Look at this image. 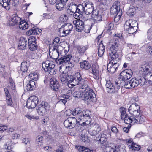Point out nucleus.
I'll use <instances>...</instances> for the list:
<instances>
[{
    "mask_svg": "<svg viewBox=\"0 0 152 152\" xmlns=\"http://www.w3.org/2000/svg\"><path fill=\"white\" fill-rule=\"evenodd\" d=\"M27 44L26 39L25 38L21 37L19 41L18 48L19 49L24 50L26 48Z\"/></svg>",
    "mask_w": 152,
    "mask_h": 152,
    "instance_id": "obj_21",
    "label": "nucleus"
},
{
    "mask_svg": "<svg viewBox=\"0 0 152 152\" xmlns=\"http://www.w3.org/2000/svg\"><path fill=\"white\" fill-rule=\"evenodd\" d=\"M137 23L134 20H129L126 22L124 25V30L129 34H133L137 30Z\"/></svg>",
    "mask_w": 152,
    "mask_h": 152,
    "instance_id": "obj_4",
    "label": "nucleus"
},
{
    "mask_svg": "<svg viewBox=\"0 0 152 152\" xmlns=\"http://www.w3.org/2000/svg\"><path fill=\"white\" fill-rule=\"evenodd\" d=\"M120 1H115L110 9V12L113 15L117 14L120 10Z\"/></svg>",
    "mask_w": 152,
    "mask_h": 152,
    "instance_id": "obj_15",
    "label": "nucleus"
},
{
    "mask_svg": "<svg viewBox=\"0 0 152 152\" xmlns=\"http://www.w3.org/2000/svg\"><path fill=\"white\" fill-rule=\"evenodd\" d=\"M114 26L113 23L112 22L110 23L106 24L104 30L107 32H109L113 29Z\"/></svg>",
    "mask_w": 152,
    "mask_h": 152,
    "instance_id": "obj_41",
    "label": "nucleus"
},
{
    "mask_svg": "<svg viewBox=\"0 0 152 152\" xmlns=\"http://www.w3.org/2000/svg\"><path fill=\"white\" fill-rule=\"evenodd\" d=\"M118 67V64L113 65L110 63H109L107 65V69L108 71L111 73H114Z\"/></svg>",
    "mask_w": 152,
    "mask_h": 152,
    "instance_id": "obj_27",
    "label": "nucleus"
},
{
    "mask_svg": "<svg viewBox=\"0 0 152 152\" xmlns=\"http://www.w3.org/2000/svg\"><path fill=\"white\" fill-rule=\"evenodd\" d=\"M72 56L71 55H68L62 57H61L58 60H57V64H61L63 63L68 62L69 61L71 60V59Z\"/></svg>",
    "mask_w": 152,
    "mask_h": 152,
    "instance_id": "obj_20",
    "label": "nucleus"
},
{
    "mask_svg": "<svg viewBox=\"0 0 152 152\" xmlns=\"http://www.w3.org/2000/svg\"><path fill=\"white\" fill-rule=\"evenodd\" d=\"M38 102V99L37 97L35 96H31L27 102L26 106L29 109L34 108L36 107Z\"/></svg>",
    "mask_w": 152,
    "mask_h": 152,
    "instance_id": "obj_11",
    "label": "nucleus"
},
{
    "mask_svg": "<svg viewBox=\"0 0 152 152\" xmlns=\"http://www.w3.org/2000/svg\"><path fill=\"white\" fill-rule=\"evenodd\" d=\"M91 17L96 22L101 21L102 20V16L99 14L98 12L96 10H94V12L92 14Z\"/></svg>",
    "mask_w": 152,
    "mask_h": 152,
    "instance_id": "obj_28",
    "label": "nucleus"
},
{
    "mask_svg": "<svg viewBox=\"0 0 152 152\" xmlns=\"http://www.w3.org/2000/svg\"><path fill=\"white\" fill-rule=\"evenodd\" d=\"M80 67L81 68L84 69L85 70H88L91 68V64L87 61H85L80 62Z\"/></svg>",
    "mask_w": 152,
    "mask_h": 152,
    "instance_id": "obj_33",
    "label": "nucleus"
},
{
    "mask_svg": "<svg viewBox=\"0 0 152 152\" xmlns=\"http://www.w3.org/2000/svg\"><path fill=\"white\" fill-rule=\"evenodd\" d=\"M37 108V110L38 114L43 116L48 113L49 110V105L47 102H43L39 104Z\"/></svg>",
    "mask_w": 152,
    "mask_h": 152,
    "instance_id": "obj_8",
    "label": "nucleus"
},
{
    "mask_svg": "<svg viewBox=\"0 0 152 152\" xmlns=\"http://www.w3.org/2000/svg\"><path fill=\"white\" fill-rule=\"evenodd\" d=\"M107 137L106 134L103 133L101 135L99 141L100 143L101 146L103 149H105L108 146L107 142Z\"/></svg>",
    "mask_w": 152,
    "mask_h": 152,
    "instance_id": "obj_16",
    "label": "nucleus"
},
{
    "mask_svg": "<svg viewBox=\"0 0 152 152\" xmlns=\"http://www.w3.org/2000/svg\"><path fill=\"white\" fill-rule=\"evenodd\" d=\"M92 129L91 131H90L89 132L90 134L92 136H96L98 134L99 132L97 131L96 130Z\"/></svg>",
    "mask_w": 152,
    "mask_h": 152,
    "instance_id": "obj_63",
    "label": "nucleus"
},
{
    "mask_svg": "<svg viewBox=\"0 0 152 152\" xmlns=\"http://www.w3.org/2000/svg\"><path fill=\"white\" fill-rule=\"evenodd\" d=\"M92 72L93 75L94 77L96 79H99V70L98 66L93 64L92 66Z\"/></svg>",
    "mask_w": 152,
    "mask_h": 152,
    "instance_id": "obj_18",
    "label": "nucleus"
},
{
    "mask_svg": "<svg viewBox=\"0 0 152 152\" xmlns=\"http://www.w3.org/2000/svg\"><path fill=\"white\" fill-rule=\"evenodd\" d=\"M64 99H61L59 101V102H62L64 104H65L66 102V99H68L70 97V96L69 95H64Z\"/></svg>",
    "mask_w": 152,
    "mask_h": 152,
    "instance_id": "obj_53",
    "label": "nucleus"
},
{
    "mask_svg": "<svg viewBox=\"0 0 152 152\" xmlns=\"http://www.w3.org/2000/svg\"><path fill=\"white\" fill-rule=\"evenodd\" d=\"M93 129L99 132L101 131V128L98 124H95L94 125L93 127Z\"/></svg>",
    "mask_w": 152,
    "mask_h": 152,
    "instance_id": "obj_62",
    "label": "nucleus"
},
{
    "mask_svg": "<svg viewBox=\"0 0 152 152\" xmlns=\"http://www.w3.org/2000/svg\"><path fill=\"white\" fill-rule=\"evenodd\" d=\"M50 85L51 89L54 91H58L60 89V86L57 80L54 78H52L50 80Z\"/></svg>",
    "mask_w": 152,
    "mask_h": 152,
    "instance_id": "obj_13",
    "label": "nucleus"
},
{
    "mask_svg": "<svg viewBox=\"0 0 152 152\" xmlns=\"http://www.w3.org/2000/svg\"><path fill=\"white\" fill-rule=\"evenodd\" d=\"M87 47L86 46H78L77 48V49L78 52L81 54H83L84 53L87 49Z\"/></svg>",
    "mask_w": 152,
    "mask_h": 152,
    "instance_id": "obj_44",
    "label": "nucleus"
},
{
    "mask_svg": "<svg viewBox=\"0 0 152 152\" xmlns=\"http://www.w3.org/2000/svg\"><path fill=\"white\" fill-rule=\"evenodd\" d=\"M36 39L35 37L31 36L28 39V44L36 43Z\"/></svg>",
    "mask_w": 152,
    "mask_h": 152,
    "instance_id": "obj_51",
    "label": "nucleus"
},
{
    "mask_svg": "<svg viewBox=\"0 0 152 152\" xmlns=\"http://www.w3.org/2000/svg\"><path fill=\"white\" fill-rule=\"evenodd\" d=\"M80 84L81 88L82 89H84V91H86L91 89L88 85V82L87 80H85L83 79Z\"/></svg>",
    "mask_w": 152,
    "mask_h": 152,
    "instance_id": "obj_31",
    "label": "nucleus"
},
{
    "mask_svg": "<svg viewBox=\"0 0 152 152\" xmlns=\"http://www.w3.org/2000/svg\"><path fill=\"white\" fill-rule=\"evenodd\" d=\"M35 82L32 80H30L26 86V89L28 91H32L36 87Z\"/></svg>",
    "mask_w": 152,
    "mask_h": 152,
    "instance_id": "obj_32",
    "label": "nucleus"
},
{
    "mask_svg": "<svg viewBox=\"0 0 152 152\" xmlns=\"http://www.w3.org/2000/svg\"><path fill=\"white\" fill-rule=\"evenodd\" d=\"M12 0H0V4L2 6L7 10H9Z\"/></svg>",
    "mask_w": 152,
    "mask_h": 152,
    "instance_id": "obj_30",
    "label": "nucleus"
},
{
    "mask_svg": "<svg viewBox=\"0 0 152 152\" xmlns=\"http://www.w3.org/2000/svg\"><path fill=\"white\" fill-rule=\"evenodd\" d=\"M64 32L63 30V26H62L59 29V31L58 32V34L61 37H63L64 36L65 34L63 33V32Z\"/></svg>",
    "mask_w": 152,
    "mask_h": 152,
    "instance_id": "obj_58",
    "label": "nucleus"
},
{
    "mask_svg": "<svg viewBox=\"0 0 152 152\" xmlns=\"http://www.w3.org/2000/svg\"><path fill=\"white\" fill-rule=\"evenodd\" d=\"M29 66V64L28 62H23L21 64V66L20 67L21 70H18V73H20L21 72H25L27 71L28 67Z\"/></svg>",
    "mask_w": 152,
    "mask_h": 152,
    "instance_id": "obj_26",
    "label": "nucleus"
},
{
    "mask_svg": "<svg viewBox=\"0 0 152 152\" xmlns=\"http://www.w3.org/2000/svg\"><path fill=\"white\" fill-rule=\"evenodd\" d=\"M78 151L80 152H93L92 150H91L88 148L83 146H78Z\"/></svg>",
    "mask_w": 152,
    "mask_h": 152,
    "instance_id": "obj_40",
    "label": "nucleus"
},
{
    "mask_svg": "<svg viewBox=\"0 0 152 152\" xmlns=\"http://www.w3.org/2000/svg\"><path fill=\"white\" fill-rule=\"evenodd\" d=\"M68 0H59L56 5V8L58 10L61 11L64 9L66 3Z\"/></svg>",
    "mask_w": 152,
    "mask_h": 152,
    "instance_id": "obj_19",
    "label": "nucleus"
},
{
    "mask_svg": "<svg viewBox=\"0 0 152 152\" xmlns=\"http://www.w3.org/2000/svg\"><path fill=\"white\" fill-rule=\"evenodd\" d=\"M114 36L115 38L112 39L109 43V52H114V51H117L116 50L117 49L119 45V39L122 38V35L120 34H114Z\"/></svg>",
    "mask_w": 152,
    "mask_h": 152,
    "instance_id": "obj_3",
    "label": "nucleus"
},
{
    "mask_svg": "<svg viewBox=\"0 0 152 152\" xmlns=\"http://www.w3.org/2000/svg\"><path fill=\"white\" fill-rule=\"evenodd\" d=\"M19 27L22 30H25L28 27V25L25 22L21 21L19 22Z\"/></svg>",
    "mask_w": 152,
    "mask_h": 152,
    "instance_id": "obj_38",
    "label": "nucleus"
},
{
    "mask_svg": "<svg viewBox=\"0 0 152 152\" xmlns=\"http://www.w3.org/2000/svg\"><path fill=\"white\" fill-rule=\"evenodd\" d=\"M136 11V8L132 6H130L127 11V13L130 16H133L135 14Z\"/></svg>",
    "mask_w": 152,
    "mask_h": 152,
    "instance_id": "obj_36",
    "label": "nucleus"
},
{
    "mask_svg": "<svg viewBox=\"0 0 152 152\" xmlns=\"http://www.w3.org/2000/svg\"><path fill=\"white\" fill-rule=\"evenodd\" d=\"M82 80L81 76L79 73H77L73 76L70 75L69 83H67L68 86L69 87L71 88L80 84Z\"/></svg>",
    "mask_w": 152,
    "mask_h": 152,
    "instance_id": "obj_7",
    "label": "nucleus"
},
{
    "mask_svg": "<svg viewBox=\"0 0 152 152\" xmlns=\"http://www.w3.org/2000/svg\"><path fill=\"white\" fill-rule=\"evenodd\" d=\"M128 111L131 115L130 117L128 115L124 119L126 124L132 123L142 124L145 120V117L142 115L139 106L136 103L132 104L129 107Z\"/></svg>",
    "mask_w": 152,
    "mask_h": 152,
    "instance_id": "obj_2",
    "label": "nucleus"
},
{
    "mask_svg": "<svg viewBox=\"0 0 152 152\" xmlns=\"http://www.w3.org/2000/svg\"><path fill=\"white\" fill-rule=\"evenodd\" d=\"M129 148L131 149L132 150H134L135 151H137L140 149V146L137 144L132 142L131 146L129 147Z\"/></svg>",
    "mask_w": 152,
    "mask_h": 152,
    "instance_id": "obj_45",
    "label": "nucleus"
},
{
    "mask_svg": "<svg viewBox=\"0 0 152 152\" xmlns=\"http://www.w3.org/2000/svg\"><path fill=\"white\" fill-rule=\"evenodd\" d=\"M64 49L63 48L60 46L56 48L50 46L49 55L52 59H55L57 63V60H58V58L60 56L62 55V52Z\"/></svg>",
    "mask_w": 152,
    "mask_h": 152,
    "instance_id": "obj_5",
    "label": "nucleus"
},
{
    "mask_svg": "<svg viewBox=\"0 0 152 152\" xmlns=\"http://www.w3.org/2000/svg\"><path fill=\"white\" fill-rule=\"evenodd\" d=\"M105 47L102 43H100L98 48V55L100 57L102 56L105 50Z\"/></svg>",
    "mask_w": 152,
    "mask_h": 152,
    "instance_id": "obj_35",
    "label": "nucleus"
},
{
    "mask_svg": "<svg viewBox=\"0 0 152 152\" xmlns=\"http://www.w3.org/2000/svg\"><path fill=\"white\" fill-rule=\"evenodd\" d=\"M105 86L106 88V89L109 93H111L116 91L115 86H114V85L110 81H108L107 82Z\"/></svg>",
    "mask_w": 152,
    "mask_h": 152,
    "instance_id": "obj_24",
    "label": "nucleus"
},
{
    "mask_svg": "<svg viewBox=\"0 0 152 152\" xmlns=\"http://www.w3.org/2000/svg\"><path fill=\"white\" fill-rule=\"evenodd\" d=\"M55 65L52 63H51L50 65L47 68L45 71H47L50 75H53L55 74Z\"/></svg>",
    "mask_w": 152,
    "mask_h": 152,
    "instance_id": "obj_29",
    "label": "nucleus"
},
{
    "mask_svg": "<svg viewBox=\"0 0 152 152\" xmlns=\"http://www.w3.org/2000/svg\"><path fill=\"white\" fill-rule=\"evenodd\" d=\"M83 91H76L74 92L73 95L75 98H81L82 99Z\"/></svg>",
    "mask_w": 152,
    "mask_h": 152,
    "instance_id": "obj_42",
    "label": "nucleus"
},
{
    "mask_svg": "<svg viewBox=\"0 0 152 152\" xmlns=\"http://www.w3.org/2000/svg\"><path fill=\"white\" fill-rule=\"evenodd\" d=\"M85 5L84 3H83L82 4H80L77 6V9L76 11L78 12V13L82 15L84 13L85 7Z\"/></svg>",
    "mask_w": 152,
    "mask_h": 152,
    "instance_id": "obj_34",
    "label": "nucleus"
},
{
    "mask_svg": "<svg viewBox=\"0 0 152 152\" xmlns=\"http://www.w3.org/2000/svg\"><path fill=\"white\" fill-rule=\"evenodd\" d=\"M34 34H39L42 32V30L38 28H33Z\"/></svg>",
    "mask_w": 152,
    "mask_h": 152,
    "instance_id": "obj_55",
    "label": "nucleus"
},
{
    "mask_svg": "<svg viewBox=\"0 0 152 152\" xmlns=\"http://www.w3.org/2000/svg\"><path fill=\"white\" fill-rule=\"evenodd\" d=\"M152 71V66L150 64H145L139 69V72L141 74L145 77Z\"/></svg>",
    "mask_w": 152,
    "mask_h": 152,
    "instance_id": "obj_10",
    "label": "nucleus"
},
{
    "mask_svg": "<svg viewBox=\"0 0 152 152\" xmlns=\"http://www.w3.org/2000/svg\"><path fill=\"white\" fill-rule=\"evenodd\" d=\"M85 5V8L94 9L93 5V3L90 1L86 2L84 3Z\"/></svg>",
    "mask_w": 152,
    "mask_h": 152,
    "instance_id": "obj_47",
    "label": "nucleus"
},
{
    "mask_svg": "<svg viewBox=\"0 0 152 152\" xmlns=\"http://www.w3.org/2000/svg\"><path fill=\"white\" fill-rule=\"evenodd\" d=\"M132 74V72L131 70L127 69L122 71L120 73V76L126 81L131 77Z\"/></svg>",
    "mask_w": 152,
    "mask_h": 152,
    "instance_id": "obj_17",
    "label": "nucleus"
},
{
    "mask_svg": "<svg viewBox=\"0 0 152 152\" xmlns=\"http://www.w3.org/2000/svg\"><path fill=\"white\" fill-rule=\"evenodd\" d=\"M69 8H70V9H71L72 11L74 12H76L75 10H76L77 9V5L75 4L71 3L70 4Z\"/></svg>",
    "mask_w": 152,
    "mask_h": 152,
    "instance_id": "obj_57",
    "label": "nucleus"
},
{
    "mask_svg": "<svg viewBox=\"0 0 152 152\" xmlns=\"http://www.w3.org/2000/svg\"><path fill=\"white\" fill-rule=\"evenodd\" d=\"M131 80L129 81H126L124 83V86L125 88L126 89H130L132 88V85H131Z\"/></svg>",
    "mask_w": 152,
    "mask_h": 152,
    "instance_id": "obj_50",
    "label": "nucleus"
},
{
    "mask_svg": "<svg viewBox=\"0 0 152 152\" xmlns=\"http://www.w3.org/2000/svg\"><path fill=\"white\" fill-rule=\"evenodd\" d=\"M28 47L30 50L31 51H34L37 49L38 45L37 44V43H34H34L28 44Z\"/></svg>",
    "mask_w": 152,
    "mask_h": 152,
    "instance_id": "obj_46",
    "label": "nucleus"
},
{
    "mask_svg": "<svg viewBox=\"0 0 152 152\" xmlns=\"http://www.w3.org/2000/svg\"><path fill=\"white\" fill-rule=\"evenodd\" d=\"M60 40V39L59 37H56V38L54 39L53 40V44L52 45H51L50 47H54V48H57V47H59L60 46H58V43L59 42Z\"/></svg>",
    "mask_w": 152,
    "mask_h": 152,
    "instance_id": "obj_43",
    "label": "nucleus"
},
{
    "mask_svg": "<svg viewBox=\"0 0 152 152\" xmlns=\"http://www.w3.org/2000/svg\"><path fill=\"white\" fill-rule=\"evenodd\" d=\"M145 77L147 79L148 82L152 83V72H150Z\"/></svg>",
    "mask_w": 152,
    "mask_h": 152,
    "instance_id": "obj_56",
    "label": "nucleus"
},
{
    "mask_svg": "<svg viewBox=\"0 0 152 152\" xmlns=\"http://www.w3.org/2000/svg\"><path fill=\"white\" fill-rule=\"evenodd\" d=\"M68 64L67 66H66L65 67H64V66H62V69H64L65 68H66L67 67L69 68H72V67H73L74 66V62H73V61H72V60H70V61H69L68 62Z\"/></svg>",
    "mask_w": 152,
    "mask_h": 152,
    "instance_id": "obj_49",
    "label": "nucleus"
},
{
    "mask_svg": "<svg viewBox=\"0 0 152 152\" xmlns=\"http://www.w3.org/2000/svg\"><path fill=\"white\" fill-rule=\"evenodd\" d=\"M94 10H94V9L92 8L87 9L86 8H85L84 13L86 15H90L91 13L93 14V12H94Z\"/></svg>",
    "mask_w": 152,
    "mask_h": 152,
    "instance_id": "obj_52",
    "label": "nucleus"
},
{
    "mask_svg": "<svg viewBox=\"0 0 152 152\" xmlns=\"http://www.w3.org/2000/svg\"><path fill=\"white\" fill-rule=\"evenodd\" d=\"M9 81L12 89L13 90H15V84L12 78H10Z\"/></svg>",
    "mask_w": 152,
    "mask_h": 152,
    "instance_id": "obj_59",
    "label": "nucleus"
},
{
    "mask_svg": "<svg viewBox=\"0 0 152 152\" xmlns=\"http://www.w3.org/2000/svg\"><path fill=\"white\" fill-rule=\"evenodd\" d=\"M122 14V11L121 12H118L116 14V17L114 18V21L115 22H117L120 20L121 14Z\"/></svg>",
    "mask_w": 152,
    "mask_h": 152,
    "instance_id": "obj_54",
    "label": "nucleus"
},
{
    "mask_svg": "<svg viewBox=\"0 0 152 152\" xmlns=\"http://www.w3.org/2000/svg\"><path fill=\"white\" fill-rule=\"evenodd\" d=\"M82 100L88 103L95 102L96 100V95L91 89L83 92Z\"/></svg>",
    "mask_w": 152,
    "mask_h": 152,
    "instance_id": "obj_6",
    "label": "nucleus"
},
{
    "mask_svg": "<svg viewBox=\"0 0 152 152\" xmlns=\"http://www.w3.org/2000/svg\"><path fill=\"white\" fill-rule=\"evenodd\" d=\"M67 18L66 15L64 14L61 15L60 19L62 21L64 22L67 20Z\"/></svg>",
    "mask_w": 152,
    "mask_h": 152,
    "instance_id": "obj_64",
    "label": "nucleus"
},
{
    "mask_svg": "<svg viewBox=\"0 0 152 152\" xmlns=\"http://www.w3.org/2000/svg\"><path fill=\"white\" fill-rule=\"evenodd\" d=\"M119 54L118 53L117 51H114L109 52L108 58L109 60H110L109 63H110L113 65H116L118 64V66H119V64L118 63Z\"/></svg>",
    "mask_w": 152,
    "mask_h": 152,
    "instance_id": "obj_9",
    "label": "nucleus"
},
{
    "mask_svg": "<svg viewBox=\"0 0 152 152\" xmlns=\"http://www.w3.org/2000/svg\"><path fill=\"white\" fill-rule=\"evenodd\" d=\"M127 116V115L126 113V111L124 109L121 111V119H123L125 117H126Z\"/></svg>",
    "mask_w": 152,
    "mask_h": 152,
    "instance_id": "obj_60",
    "label": "nucleus"
},
{
    "mask_svg": "<svg viewBox=\"0 0 152 152\" xmlns=\"http://www.w3.org/2000/svg\"><path fill=\"white\" fill-rule=\"evenodd\" d=\"M125 81V80L123 79V77L121 76L120 77L117 78L116 80L115 81V84L116 91L118 90L120 88V86H121V84L124 83Z\"/></svg>",
    "mask_w": 152,
    "mask_h": 152,
    "instance_id": "obj_25",
    "label": "nucleus"
},
{
    "mask_svg": "<svg viewBox=\"0 0 152 152\" xmlns=\"http://www.w3.org/2000/svg\"><path fill=\"white\" fill-rule=\"evenodd\" d=\"M131 85H132V88H134L137 86L139 85L140 86L144 85V82L142 83V80H138L135 78L132 79L131 80Z\"/></svg>",
    "mask_w": 152,
    "mask_h": 152,
    "instance_id": "obj_23",
    "label": "nucleus"
},
{
    "mask_svg": "<svg viewBox=\"0 0 152 152\" xmlns=\"http://www.w3.org/2000/svg\"><path fill=\"white\" fill-rule=\"evenodd\" d=\"M62 68V66L59 67L60 71L61 73L60 75V80L61 82L63 84H64L67 82L69 83L70 75L68 76L67 72L66 71H63Z\"/></svg>",
    "mask_w": 152,
    "mask_h": 152,
    "instance_id": "obj_12",
    "label": "nucleus"
},
{
    "mask_svg": "<svg viewBox=\"0 0 152 152\" xmlns=\"http://www.w3.org/2000/svg\"><path fill=\"white\" fill-rule=\"evenodd\" d=\"M51 63L52 62L49 61H46L42 63V67L45 71L50 65Z\"/></svg>",
    "mask_w": 152,
    "mask_h": 152,
    "instance_id": "obj_48",
    "label": "nucleus"
},
{
    "mask_svg": "<svg viewBox=\"0 0 152 152\" xmlns=\"http://www.w3.org/2000/svg\"><path fill=\"white\" fill-rule=\"evenodd\" d=\"M73 23L75 25V27L77 31L81 32L84 30L85 25L84 22L80 19L74 20L73 21Z\"/></svg>",
    "mask_w": 152,
    "mask_h": 152,
    "instance_id": "obj_14",
    "label": "nucleus"
},
{
    "mask_svg": "<svg viewBox=\"0 0 152 152\" xmlns=\"http://www.w3.org/2000/svg\"><path fill=\"white\" fill-rule=\"evenodd\" d=\"M63 28L65 31L68 32L69 33L71 31L73 28L72 25L70 23H66L63 25Z\"/></svg>",
    "mask_w": 152,
    "mask_h": 152,
    "instance_id": "obj_37",
    "label": "nucleus"
},
{
    "mask_svg": "<svg viewBox=\"0 0 152 152\" xmlns=\"http://www.w3.org/2000/svg\"><path fill=\"white\" fill-rule=\"evenodd\" d=\"M20 20V18L17 15H13L11 19L9 20V25L13 26L17 24Z\"/></svg>",
    "mask_w": 152,
    "mask_h": 152,
    "instance_id": "obj_22",
    "label": "nucleus"
},
{
    "mask_svg": "<svg viewBox=\"0 0 152 152\" xmlns=\"http://www.w3.org/2000/svg\"><path fill=\"white\" fill-rule=\"evenodd\" d=\"M90 113L88 110L82 111L78 108H76L72 113L73 116L77 115V118L75 117L68 118L64 121V125L66 128L72 129L75 126L77 122L80 124V122H82L83 125H88L91 121L90 116Z\"/></svg>",
    "mask_w": 152,
    "mask_h": 152,
    "instance_id": "obj_1",
    "label": "nucleus"
},
{
    "mask_svg": "<svg viewBox=\"0 0 152 152\" xmlns=\"http://www.w3.org/2000/svg\"><path fill=\"white\" fill-rule=\"evenodd\" d=\"M43 137L41 136H37L36 140V143L37 145L39 146H41L42 145Z\"/></svg>",
    "mask_w": 152,
    "mask_h": 152,
    "instance_id": "obj_39",
    "label": "nucleus"
},
{
    "mask_svg": "<svg viewBox=\"0 0 152 152\" xmlns=\"http://www.w3.org/2000/svg\"><path fill=\"white\" fill-rule=\"evenodd\" d=\"M75 11L76 12H74L72 15H73V16L75 19H77V18H80V16L81 14L79 13L78 12L76 11V10H75Z\"/></svg>",
    "mask_w": 152,
    "mask_h": 152,
    "instance_id": "obj_61",
    "label": "nucleus"
}]
</instances>
